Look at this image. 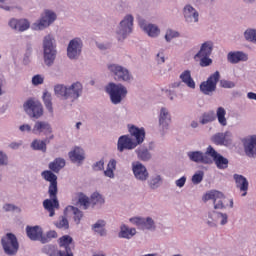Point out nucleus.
<instances>
[{
  "mask_svg": "<svg viewBox=\"0 0 256 256\" xmlns=\"http://www.w3.org/2000/svg\"><path fill=\"white\" fill-rule=\"evenodd\" d=\"M135 23V17L131 14H126L119 22L115 29V35L118 41H125L126 37H129L133 33V25Z\"/></svg>",
  "mask_w": 256,
  "mask_h": 256,
  "instance_id": "6",
  "label": "nucleus"
},
{
  "mask_svg": "<svg viewBox=\"0 0 256 256\" xmlns=\"http://www.w3.org/2000/svg\"><path fill=\"white\" fill-rule=\"evenodd\" d=\"M203 177H205V172H203V170H198L192 176L191 182L193 183V185H199V183L203 181Z\"/></svg>",
  "mask_w": 256,
  "mask_h": 256,
  "instance_id": "50",
  "label": "nucleus"
},
{
  "mask_svg": "<svg viewBox=\"0 0 256 256\" xmlns=\"http://www.w3.org/2000/svg\"><path fill=\"white\" fill-rule=\"evenodd\" d=\"M67 217L69 216H61L59 220L55 223V226L58 229H69V220H67Z\"/></svg>",
  "mask_w": 256,
  "mask_h": 256,
  "instance_id": "48",
  "label": "nucleus"
},
{
  "mask_svg": "<svg viewBox=\"0 0 256 256\" xmlns=\"http://www.w3.org/2000/svg\"><path fill=\"white\" fill-rule=\"evenodd\" d=\"M57 21V12L52 9H45L38 20L32 24L33 31H43Z\"/></svg>",
  "mask_w": 256,
  "mask_h": 256,
  "instance_id": "7",
  "label": "nucleus"
},
{
  "mask_svg": "<svg viewBox=\"0 0 256 256\" xmlns=\"http://www.w3.org/2000/svg\"><path fill=\"white\" fill-rule=\"evenodd\" d=\"M128 132L130 133V137L134 138V143L139 147V145H143L145 141V128H139L135 125H128Z\"/></svg>",
  "mask_w": 256,
  "mask_h": 256,
  "instance_id": "24",
  "label": "nucleus"
},
{
  "mask_svg": "<svg viewBox=\"0 0 256 256\" xmlns=\"http://www.w3.org/2000/svg\"><path fill=\"white\" fill-rule=\"evenodd\" d=\"M26 235L30 241H40V243H42L43 228L40 226H27Z\"/></svg>",
  "mask_w": 256,
  "mask_h": 256,
  "instance_id": "30",
  "label": "nucleus"
},
{
  "mask_svg": "<svg viewBox=\"0 0 256 256\" xmlns=\"http://www.w3.org/2000/svg\"><path fill=\"white\" fill-rule=\"evenodd\" d=\"M137 235V229L130 228L129 226L122 224L120 226V231L118 233V237L120 239H133Z\"/></svg>",
  "mask_w": 256,
  "mask_h": 256,
  "instance_id": "36",
  "label": "nucleus"
},
{
  "mask_svg": "<svg viewBox=\"0 0 256 256\" xmlns=\"http://www.w3.org/2000/svg\"><path fill=\"white\" fill-rule=\"evenodd\" d=\"M220 85L223 87V89H233L235 87V82L229 80H221Z\"/></svg>",
  "mask_w": 256,
  "mask_h": 256,
  "instance_id": "58",
  "label": "nucleus"
},
{
  "mask_svg": "<svg viewBox=\"0 0 256 256\" xmlns=\"http://www.w3.org/2000/svg\"><path fill=\"white\" fill-rule=\"evenodd\" d=\"M54 94L62 101H70L75 103L80 97L83 96V84L79 81L72 84H56L54 86Z\"/></svg>",
  "mask_w": 256,
  "mask_h": 256,
  "instance_id": "1",
  "label": "nucleus"
},
{
  "mask_svg": "<svg viewBox=\"0 0 256 256\" xmlns=\"http://www.w3.org/2000/svg\"><path fill=\"white\" fill-rule=\"evenodd\" d=\"M43 61L46 67H53L55 59H57V42L53 35L48 34L44 36L42 41Z\"/></svg>",
  "mask_w": 256,
  "mask_h": 256,
  "instance_id": "2",
  "label": "nucleus"
},
{
  "mask_svg": "<svg viewBox=\"0 0 256 256\" xmlns=\"http://www.w3.org/2000/svg\"><path fill=\"white\" fill-rule=\"evenodd\" d=\"M91 203L94 205H103L105 203V198L99 192H94L91 195Z\"/></svg>",
  "mask_w": 256,
  "mask_h": 256,
  "instance_id": "49",
  "label": "nucleus"
},
{
  "mask_svg": "<svg viewBox=\"0 0 256 256\" xmlns=\"http://www.w3.org/2000/svg\"><path fill=\"white\" fill-rule=\"evenodd\" d=\"M157 229V226L155 225V220L151 217H144L143 223H142V230L143 231H155Z\"/></svg>",
  "mask_w": 256,
  "mask_h": 256,
  "instance_id": "43",
  "label": "nucleus"
},
{
  "mask_svg": "<svg viewBox=\"0 0 256 256\" xmlns=\"http://www.w3.org/2000/svg\"><path fill=\"white\" fill-rule=\"evenodd\" d=\"M50 199H45L43 201V207L45 211L49 212V217H55V210L59 209V199H57V194L49 195Z\"/></svg>",
  "mask_w": 256,
  "mask_h": 256,
  "instance_id": "29",
  "label": "nucleus"
},
{
  "mask_svg": "<svg viewBox=\"0 0 256 256\" xmlns=\"http://www.w3.org/2000/svg\"><path fill=\"white\" fill-rule=\"evenodd\" d=\"M42 253L48 256H63V251L58 250L55 245L51 244L45 245L42 248Z\"/></svg>",
  "mask_w": 256,
  "mask_h": 256,
  "instance_id": "42",
  "label": "nucleus"
},
{
  "mask_svg": "<svg viewBox=\"0 0 256 256\" xmlns=\"http://www.w3.org/2000/svg\"><path fill=\"white\" fill-rule=\"evenodd\" d=\"M115 171H117V160L112 158L107 164L104 175L105 177H108V179H115Z\"/></svg>",
  "mask_w": 256,
  "mask_h": 256,
  "instance_id": "38",
  "label": "nucleus"
},
{
  "mask_svg": "<svg viewBox=\"0 0 256 256\" xmlns=\"http://www.w3.org/2000/svg\"><path fill=\"white\" fill-rule=\"evenodd\" d=\"M9 166V156L3 150H0V167Z\"/></svg>",
  "mask_w": 256,
  "mask_h": 256,
  "instance_id": "54",
  "label": "nucleus"
},
{
  "mask_svg": "<svg viewBox=\"0 0 256 256\" xmlns=\"http://www.w3.org/2000/svg\"><path fill=\"white\" fill-rule=\"evenodd\" d=\"M179 37H181V34L179 33V31L168 28L166 30L164 39H165L166 43H171V41H173V39H177Z\"/></svg>",
  "mask_w": 256,
  "mask_h": 256,
  "instance_id": "46",
  "label": "nucleus"
},
{
  "mask_svg": "<svg viewBox=\"0 0 256 256\" xmlns=\"http://www.w3.org/2000/svg\"><path fill=\"white\" fill-rule=\"evenodd\" d=\"M200 67H209L213 65V59L210 58V56H201L198 59Z\"/></svg>",
  "mask_w": 256,
  "mask_h": 256,
  "instance_id": "52",
  "label": "nucleus"
},
{
  "mask_svg": "<svg viewBox=\"0 0 256 256\" xmlns=\"http://www.w3.org/2000/svg\"><path fill=\"white\" fill-rule=\"evenodd\" d=\"M155 61L158 65H163V63H165V51H158L155 57Z\"/></svg>",
  "mask_w": 256,
  "mask_h": 256,
  "instance_id": "57",
  "label": "nucleus"
},
{
  "mask_svg": "<svg viewBox=\"0 0 256 256\" xmlns=\"http://www.w3.org/2000/svg\"><path fill=\"white\" fill-rule=\"evenodd\" d=\"M8 26L13 31H17L18 33H23L24 31H27L29 27H31V23L27 19H17V18H11L8 22Z\"/></svg>",
  "mask_w": 256,
  "mask_h": 256,
  "instance_id": "23",
  "label": "nucleus"
},
{
  "mask_svg": "<svg viewBox=\"0 0 256 256\" xmlns=\"http://www.w3.org/2000/svg\"><path fill=\"white\" fill-rule=\"evenodd\" d=\"M30 147L34 151H42V153H45V151H47V144L45 143V141L39 139L33 140L30 144Z\"/></svg>",
  "mask_w": 256,
  "mask_h": 256,
  "instance_id": "44",
  "label": "nucleus"
},
{
  "mask_svg": "<svg viewBox=\"0 0 256 256\" xmlns=\"http://www.w3.org/2000/svg\"><path fill=\"white\" fill-rule=\"evenodd\" d=\"M146 181H147V185H148L149 189H152L154 191H155V189H159V187H161V185H163V177H161V175H159V174L153 175L150 179H148Z\"/></svg>",
  "mask_w": 256,
  "mask_h": 256,
  "instance_id": "39",
  "label": "nucleus"
},
{
  "mask_svg": "<svg viewBox=\"0 0 256 256\" xmlns=\"http://www.w3.org/2000/svg\"><path fill=\"white\" fill-rule=\"evenodd\" d=\"M3 211H5L6 213H9L11 211H15L17 209V206H15V204H4L2 207Z\"/></svg>",
  "mask_w": 256,
  "mask_h": 256,
  "instance_id": "61",
  "label": "nucleus"
},
{
  "mask_svg": "<svg viewBox=\"0 0 256 256\" xmlns=\"http://www.w3.org/2000/svg\"><path fill=\"white\" fill-rule=\"evenodd\" d=\"M32 133L34 135H51L53 133V127L47 121L38 120L34 123Z\"/></svg>",
  "mask_w": 256,
  "mask_h": 256,
  "instance_id": "25",
  "label": "nucleus"
},
{
  "mask_svg": "<svg viewBox=\"0 0 256 256\" xmlns=\"http://www.w3.org/2000/svg\"><path fill=\"white\" fill-rule=\"evenodd\" d=\"M227 110H225L222 106L216 109V115L214 111L206 112L202 115L200 123L202 125H207V123H213L215 119H217L219 125L221 127H227Z\"/></svg>",
  "mask_w": 256,
  "mask_h": 256,
  "instance_id": "8",
  "label": "nucleus"
},
{
  "mask_svg": "<svg viewBox=\"0 0 256 256\" xmlns=\"http://www.w3.org/2000/svg\"><path fill=\"white\" fill-rule=\"evenodd\" d=\"M43 101L44 105L49 113H53V97L51 96V93L48 91H45L43 93Z\"/></svg>",
  "mask_w": 256,
  "mask_h": 256,
  "instance_id": "45",
  "label": "nucleus"
},
{
  "mask_svg": "<svg viewBox=\"0 0 256 256\" xmlns=\"http://www.w3.org/2000/svg\"><path fill=\"white\" fill-rule=\"evenodd\" d=\"M204 201H213L214 209H225V203L227 198L221 192L217 190H211L204 196Z\"/></svg>",
  "mask_w": 256,
  "mask_h": 256,
  "instance_id": "15",
  "label": "nucleus"
},
{
  "mask_svg": "<svg viewBox=\"0 0 256 256\" xmlns=\"http://www.w3.org/2000/svg\"><path fill=\"white\" fill-rule=\"evenodd\" d=\"M58 235L57 232H55L54 230H50L46 233V235L42 234V243H49V241H51V239H57Z\"/></svg>",
  "mask_w": 256,
  "mask_h": 256,
  "instance_id": "51",
  "label": "nucleus"
},
{
  "mask_svg": "<svg viewBox=\"0 0 256 256\" xmlns=\"http://www.w3.org/2000/svg\"><path fill=\"white\" fill-rule=\"evenodd\" d=\"M24 110L29 115V117L33 119H39L43 117V105L41 102L28 100L24 104Z\"/></svg>",
  "mask_w": 256,
  "mask_h": 256,
  "instance_id": "16",
  "label": "nucleus"
},
{
  "mask_svg": "<svg viewBox=\"0 0 256 256\" xmlns=\"http://www.w3.org/2000/svg\"><path fill=\"white\" fill-rule=\"evenodd\" d=\"M7 0H0V9L4 11H11V6L6 3Z\"/></svg>",
  "mask_w": 256,
  "mask_h": 256,
  "instance_id": "64",
  "label": "nucleus"
},
{
  "mask_svg": "<svg viewBox=\"0 0 256 256\" xmlns=\"http://www.w3.org/2000/svg\"><path fill=\"white\" fill-rule=\"evenodd\" d=\"M214 47H215V44L211 40L203 42L200 45V49L193 56L194 61H199L201 57H211V55H213Z\"/></svg>",
  "mask_w": 256,
  "mask_h": 256,
  "instance_id": "22",
  "label": "nucleus"
},
{
  "mask_svg": "<svg viewBox=\"0 0 256 256\" xmlns=\"http://www.w3.org/2000/svg\"><path fill=\"white\" fill-rule=\"evenodd\" d=\"M64 215L65 217H71V215H73V220L76 225H79L83 219V212L75 206H67L64 210Z\"/></svg>",
  "mask_w": 256,
  "mask_h": 256,
  "instance_id": "34",
  "label": "nucleus"
},
{
  "mask_svg": "<svg viewBox=\"0 0 256 256\" xmlns=\"http://www.w3.org/2000/svg\"><path fill=\"white\" fill-rule=\"evenodd\" d=\"M228 223L229 215L227 213L218 212L215 210L208 212V218L206 220L208 227H217V225H221L223 227Z\"/></svg>",
  "mask_w": 256,
  "mask_h": 256,
  "instance_id": "11",
  "label": "nucleus"
},
{
  "mask_svg": "<svg viewBox=\"0 0 256 256\" xmlns=\"http://www.w3.org/2000/svg\"><path fill=\"white\" fill-rule=\"evenodd\" d=\"M23 145V141L18 142H12L9 144L10 149H13L14 151H17L21 146Z\"/></svg>",
  "mask_w": 256,
  "mask_h": 256,
  "instance_id": "63",
  "label": "nucleus"
},
{
  "mask_svg": "<svg viewBox=\"0 0 256 256\" xmlns=\"http://www.w3.org/2000/svg\"><path fill=\"white\" fill-rule=\"evenodd\" d=\"M135 153L137 156V159L139 161H143L144 163H147L153 159V154L149 151V149L146 146H140L135 149Z\"/></svg>",
  "mask_w": 256,
  "mask_h": 256,
  "instance_id": "35",
  "label": "nucleus"
},
{
  "mask_svg": "<svg viewBox=\"0 0 256 256\" xmlns=\"http://www.w3.org/2000/svg\"><path fill=\"white\" fill-rule=\"evenodd\" d=\"M183 17L187 25H195L199 23V11L191 4L185 5L183 8Z\"/></svg>",
  "mask_w": 256,
  "mask_h": 256,
  "instance_id": "19",
  "label": "nucleus"
},
{
  "mask_svg": "<svg viewBox=\"0 0 256 256\" xmlns=\"http://www.w3.org/2000/svg\"><path fill=\"white\" fill-rule=\"evenodd\" d=\"M182 83H185L189 89H195V80L191 77V70H185L180 74Z\"/></svg>",
  "mask_w": 256,
  "mask_h": 256,
  "instance_id": "40",
  "label": "nucleus"
},
{
  "mask_svg": "<svg viewBox=\"0 0 256 256\" xmlns=\"http://www.w3.org/2000/svg\"><path fill=\"white\" fill-rule=\"evenodd\" d=\"M207 155H209L212 163L216 165L217 169L224 171L225 169L229 168V159L217 152L213 146L207 147Z\"/></svg>",
  "mask_w": 256,
  "mask_h": 256,
  "instance_id": "12",
  "label": "nucleus"
},
{
  "mask_svg": "<svg viewBox=\"0 0 256 256\" xmlns=\"http://www.w3.org/2000/svg\"><path fill=\"white\" fill-rule=\"evenodd\" d=\"M106 69L109 75L113 77L114 81H117L118 83H131V81H133V74L131 71L121 64L108 63Z\"/></svg>",
  "mask_w": 256,
  "mask_h": 256,
  "instance_id": "4",
  "label": "nucleus"
},
{
  "mask_svg": "<svg viewBox=\"0 0 256 256\" xmlns=\"http://www.w3.org/2000/svg\"><path fill=\"white\" fill-rule=\"evenodd\" d=\"M19 131L21 133H33V127L30 124H22L19 126Z\"/></svg>",
  "mask_w": 256,
  "mask_h": 256,
  "instance_id": "59",
  "label": "nucleus"
},
{
  "mask_svg": "<svg viewBox=\"0 0 256 256\" xmlns=\"http://www.w3.org/2000/svg\"><path fill=\"white\" fill-rule=\"evenodd\" d=\"M78 203L81 205V207H83V209H89V205H90L89 197H87L86 195L80 194Z\"/></svg>",
  "mask_w": 256,
  "mask_h": 256,
  "instance_id": "53",
  "label": "nucleus"
},
{
  "mask_svg": "<svg viewBox=\"0 0 256 256\" xmlns=\"http://www.w3.org/2000/svg\"><path fill=\"white\" fill-rule=\"evenodd\" d=\"M233 178L236 183L237 189L242 192V197H245L247 195V191H249V181H247V178H245V176L240 174H234Z\"/></svg>",
  "mask_w": 256,
  "mask_h": 256,
  "instance_id": "33",
  "label": "nucleus"
},
{
  "mask_svg": "<svg viewBox=\"0 0 256 256\" xmlns=\"http://www.w3.org/2000/svg\"><path fill=\"white\" fill-rule=\"evenodd\" d=\"M171 113L169 109L162 107L158 116V130L162 137L167 135L169 128L171 127Z\"/></svg>",
  "mask_w": 256,
  "mask_h": 256,
  "instance_id": "10",
  "label": "nucleus"
},
{
  "mask_svg": "<svg viewBox=\"0 0 256 256\" xmlns=\"http://www.w3.org/2000/svg\"><path fill=\"white\" fill-rule=\"evenodd\" d=\"M244 38L249 42V43H256V30L255 29H247L244 32Z\"/></svg>",
  "mask_w": 256,
  "mask_h": 256,
  "instance_id": "47",
  "label": "nucleus"
},
{
  "mask_svg": "<svg viewBox=\"0 0 256 256\" xmlns=\"http://www.w3.org/2000/svg\"><path fill=\"white\" fill-rule=\"evenodd\" d=\"M129 221L132 223V225H136V227H138L139 229H143L144 217H132L129 219Z\"/></svg>",
  "mask_w": 256,
  "mask_h": 256,
  "instance_id": "55",
  "label": "nucleus"
},
{
  "mask_svg": "<svg viewBox=\"0 0 256 256\" xmlns=\"http://www.w3.org/2000/svg\"><path fill=\"white\" fill-rule=\"evenodd\" d=\"M107 222L103 219L97 220L91 225V231L98 237H107Z\"/></svg>",
  "mask_w": 256,
  "mask_h": 256,
  "instance_id": "32",
  "label": "nucleus"
},
{
  "mask_svg": "<svg viewBox=\"0 0 256 256\" xmlns=\"http://www.w3.org/2000/svg\"><path fill=\"white\" fill-rule=\"evenodd\" d=\"M41 177L44 178L45 181L50 183L48 188V195H57L59 189L57 188V175L53 173V170H45L41 173Z\"/></svg>",
  "mask_w": 256,
  "mask_h": 256,
  "instance_id": "20",
  "label": "nucleus"
},
{
  "mask_svg": "<svg viewBox=\"0 0 256 256\" xmlns=\"http://www.w3.org/2000/svg\"><path fill=\"white\" fill-rule=\"evenodd\" d=\"M242 145L246 157L250 159H255L256 157V135L249 136L242 140Z\"/></svg>",
  "mask_w": 256,
  "mask_h": 256,
  "instance_id": "21",
  "label": "nucleus"
},
{
  "mask_svg": "<svg viewBox=\"0 0 256 256\" xmlns=\"http://www.w3.org/2000/svg\"><path fill=\"white\" fill-rule=\"evenodd\" d=\"M83 53V39L75 37L69 41L67 46V57L71 61H77Z\"/></svg>",
  "mask_w": 256,
  "mask_h": 256,
  "instance_id": "9",
  "label": "nucleus"
},
{
  "mask_svg": "<svg viewBox=\"0 0 256 256\" xmlns=\"http://www.w3.org/2000/svg\"><path fill=\"white\" fill-rule=\"evenodd\" d=\"M221 75L219 71L214 72L209 76L207 81H204L200 84V91L204 95H211V93L215 92L217 89V83H219Z\"/></svg>",
  "mask_w": 256,
  "mask_h": 256,
  "instance_id": "13",
  "label": "nucleus"
},
{
  "mask_svg": "<svg viewBox=\"0 0 256 256\" xmlns=\"http://www.w3.org/2000/svg\"><path fill=\"white\" fill-rule=\"evenodd\" d=\"M186 183H187V176H182L180 179L175 181V185L176 187H179V189H183Z\"/></svg>",
  "mask_w": 256,
  "mask_h": 256,
  "instance_id": "60",
  "label": "nucleus"
},
{
  "mask_svg": "<svg viewBox=\"0 0 256 256\" xmlns=\"http://www.w3.org/2000/svg\"><path fill=\"white\" fill-rule=\"evenodd\" d=\"M132 173L136 181H139L140 183L149 181V170H147V167L139 161L132 163Z\"/></svg>",
  "mask_w": 256,
  "mask_h": 256,
  "instance_id": "17",
  "label": "nucleus"
},
{
  "mask_svg": "<svg viewBox=\"0 0 256 256\" xmlns=\"http://www.w3.org/2000/svg\"><path fill=\"white\" fill-rule=\"evenodd\" d=\"M44 81L45 77L41 74L34 75L32 77V85H34L35 87H37V85H43Z\"/></svg>",
  "mask_w": 256,
  "mask_h": 256,
  "instance_id": "56",
  "label": "nucleus"
},
{
  "mask_svg": "<svg viewBox=\"0 0 256 256\" xmlns=\"http://www.w3.org/2000/svg\"><path fill=\"white\" fill-rule=\"evenodd\" d=\"M226 59L228 63L237 65V63H245L246 61H249V54L243 51H230L227 54Z\"/></svg>",
  "mask_w": 256,
  "mask_h": 256,
  "instance_id": "28",
  "label": "nucleus"
},
{
  "mask_svg": "<svg viewBox=\"0 0 256 256\" xmlns=\"http://www.w3.org/2000/svg\"><path fill=\"white\" fill-rule=\"evenodd\" d=\"M68 155L73 163H82V161H85V151L79 147H75Z\"/></svg>",
  "mask_w": 256,
  "mask_h": 256,
  "instance_id": "37",
  "label": "nucleus"
},
{
  "mask_svg": "<svg viewBox=\"0 0 256 256\" xmlns=\"http://www.w3.org/2000/svg\"><path fill=\"white\" fill-rule=\"evenodd\" d=\"M140 27L148 37H151V39H157V37L161 35V28H159L157 24L143 23Z\"/></svg>",
  "mask_w": 256,
  "mask_h": 256,
  "instance_id": "31",
  "label": "nucleus"
},
{
  "mask_svg": "<svg viewBox=\"0 0 256 256\" xmlns=\"http://www.w3.org/2000/svg\"><path fill=\"white\" fill-rule=\"evenodd\" d=\"M48 167L50 171H53V173H59V171L65 167V159L56 158L54 161L49 163Z\"/></svg>",
  "mask_w": 256,
  "mask_h": 256,
  "instance_id": "41",
  "label": "nucleus"
},
{
  "mask_svg": "<svg viewBox=\"0 0 256 256\" xmlns=\"http://www.w3.org/2000/svg\"><path fill=\"white\" fill-rule=\"evenodd\" d=\"M212 141L215 145H224L229 147L233 143V134L230 131L219 132L212 136Z\"/></svg>",
  "mask_w": 256,
  "mask_h": 256,
  "instance_id": "26",
  "label": "nucleus"
},
{
  "mask_svg": "<svg viewBox=\"0 0 256 256\" xmlns=\"http://www.w3.org/2000/svg\"><path fill=\"white\" fill-rule=\"evenodd\" d=\"M137 147L135 139L129 134L122 135L118 138L117 151H119V153H123V151H133V149H137Z\"/></svg>",
  "mask_w": 256,
  "mask_h": 256,
  "instance_id": "18",
  "label": "nucleus"
},
{
  "mask_svg": "<svg viewBox=\"0 0 256 256\" xmlns=\"http://www.w3.org/2000/svg\"><path fill=\"white\" fill-rule=\"evenodd\" d=\"M59 245L62 247L64 250H60L63 252V256H75L73 254V238L69 235H64L61 238H59Z\"/></svg>",
  "mask_w": 256,
  "mask_h": 256,
  "instance_id": "27",
  "label": "nucleus"
},
{
  "mask_svg": "<svg viewBox=\"0 0 256 256\" xmlns=\"http://www.w3.org/2000/svg\"><path fill=\"white\" fill-rule=\"evenodd\" d=\"M0 245L2 251L7 256H17V253H19V239H17V236L11 232H8L1 237Z\"/></svg>",
  "mask_w": 256,
  "mask_h": 256,
  "instance_id": "5",
  "label": "nucleus"
},
{
  "mask_svg": "<svg viewBox=\"0 0 256 256\" xmlns=\"http://www.w3.org/2000/svg\"><path fill=\"white\" fill-rule=\"evenodd\" d=\"M186 155L189 161H191L192 163H201L202 165H213V160L211 159V157H209V154H207V148L205 152L201 150L188 151Z\"/></svg>",
  "mask_w": 256,
  "mask_h": 256,
  "instance_id": "14",
  "label": "nucleus"
},
{
  "mask_svg": "<svg viewBox=\"0 0 256 256\" xmlns=\"http://www.w3.org/2000/svg\"><path fill=\"white\" fill-rule=\"evenodd\" d=\"M104 168L105 162L103 160L96 162L93 166L94 171H103Z\"/></svg>",
  "mask_w": 256,
  "mask_h": 256,
  "instance_id": "62",
  "label": "nucleus"
},
{
  "mask_svg": "<svg viewBox=\"0 0 256 256\" xmlns=\"http://www.w3.org/2000/svg\"><path fill=\"white\" fill-rule=\"evenodd\" d=\"M105 92L109 95L112 105H121L129 93L125 85L115 82L108 83Z\"/></svg>",
  "mask_w": 256,
  "mask_h": 256,
  "instance_id": "3",
  "label": "nucleus"
}]
</instances>
